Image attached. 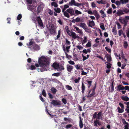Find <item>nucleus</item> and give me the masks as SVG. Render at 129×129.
<instances>
[{
    "instance_id": "obj_46",
    "label": "nucleus",
    "mask_w": 129,
    "mask_h": 129,
    "mask_svg": "<svg viewBox=\"0 0 129 129\" xmlns=\"http://www.w3.org/2000/svg\"><path fill=\"white\" fill-rule=\"evenodd\" d=\"M61 101L65 105L67 104V101L66 99L63 98L62 99Z\"/></svg>"
},
{
    "instance_id": "obj_12",
    "label": "nucleus",
    "mask_w": 129,
    "mask_h": 129,
    "mask_svg": "<svg viewBox=\"0 0 129 129\" xmlns=\"http://www.w3.org/2000/svg\"><path fill=\"white\" fill-rule=\"evenodd\" d=\"M59 64L57 62H55L53 63L52 65V66L55 69V70H57L58 68L59 67Z\"/></svg>"
},
{
    "instance_id": "obj_29",
    "label": "nucleus",
    "mask_w": 129,
    "mask_h": 129,
    "mask_svg": "<svg viewBox=\"0 0 129 129\" xmlns=\"http://www.w3.org/2000/svg\"><path fill=\"white\" fill-rule=\"evenodd\" d=\"M65 29L66 30L67 32V33L68 35H69V34L71 32L69 30V27L68 26H66L65 27Z\"/></svg>"
},
{
    "instance_id": "obj_44",
    "label": "nucleus",
    "mask_w": 129,
    "mask_h": 129,
    "mask_svg": "<svg viewBox=\"0 0 129 129\" xmlns=\"http://www.w3.org/2000/svg\"><path fill=\"white\" fill-rule=\"evenodd\" d=\"M128 46V45L127 42L126 41L124 42L123 44V46L124 48L125 49L127 48Z\"/></svg>"
},
{
    "instance_id": "obj_54",
    "label": "nucleus",
    "mask_w": 129,
    "mask_h": 129,
    "mask_svg": "<svg viewBox=\"0 0 129 129\" xmlns=\"http://www.w3.org/2000/svg\"><path fill=\"white\" fill-rule=\"evenodd\" d=\"M60 75V73H54L52 76H53L56 77L59 76Z\"/></svg>"
},
{
    "instance_id": "obj_27",
    "label": "nucleus",
    "mask_w": 129,
    "mask_h": 129,
    "mask_svg": "<svg viewBox=\"0 0 129 129\" xmlns=\"http://www.w3.org/2000/svg\"><path fill=\"white\" fill-rule=\"evenodd\" d=\"M121 99L123 101H126L129 100V98L127 96H122L121 97Z\"/></svg>"
},
{
    "instance_id": "obj_21",
    "label": "nucleus",
    "mask_w": 129,
    "mask_h": 129,
    "mask_svg": "<svg viewBox=\"0 0 129 129\" xmlns=\"http://www.w3.org/2000/svg\"><path fill=\"white\" fill-rule=\"evenodd\" d=\"M64 69V68L63 66L62 65H59V67L58 68L57 71H61L62 70H63Z\"/></svg>"
},
{
    "instance_id": "obj_14",
    "label": "nucleus",
    "mask_w": 129,
    "mask_h": 129,
    "mask_svg": "<svg viewBox=\"0 0 129 129\" xmlns=\"http://www.w3.org/2000/svg\"><path fill=\"white\" fill-rule=\"evenodd\" d=\"M79 26L83 28L85 30H86V29H87V26L84 23H80L79 24Z\"/></svg>"
},
{
    "instance_id": "obj_20",
    "label": "nucleus",
    "mask_w": 129,
    "mask_h": 129,
    "mask_svg": "<svg viewBox=\"0 0 129 129\" xmlns=\"http://www.w3.org/2000/svg\"><path fill=\"white\" fill-rule=\"evenodd\" d=\"M67 68L68 71L70 72L73 69V67L72 66H71L69 64H68L67 66Z\"/></svg>"
},
{
    "instance_id": "obj_34",
    "label": "nucleus",
    "mask_w": 129,
    "mask_h": 129,
    "mask_svg": "<svg viewBox=\"0 0 129 129\" xmlns=\"http://www.w3.org/2000/svg\"><path fill=\"white\" fill-rule=\"evenodd\" d=\"M87 82L88 85V88H89L90 87L91 85V84L92 82V81H87Z\"/></svg>"
},
{
    "instance_id": "obj_62",
    "label": "nucleus",
    "mask_w": 129,
    "mask_h": 129,
    "mask_svg": "<svg viewBox=\"0 0 129 129\" xmlns=\"http://www.w3.org/2000/svg\"><path fill=\"white\" fill-rule=\"evenodd\" d=\"M116 24L118 26V29L121 28V25L118 22H117V23H116Z\"/></svg>"
},
{
    "instance_id": "obj_41",
    "label": "nucleus",
    "mask_w": 129,
    "mask_h": 129,
    "mask_svg": "<svg viewBox=\"0 0 129 129\" xmlns=\"http://www.w3.org/2000/svg\"><path fill=\"white\" fill-rule=\"evenodd\" d=\"M54 10L56 13H60L61 11L60 9L59 8H57L56 9L55 8Z\"/></svg>"
},
{
    "instance_id": "obj_26",
    "label": "nucleus",
    "mask_w": 129,
    "mask_h": 129,
    "mask_svg": "<svg viewBox=\"0 0 129 129\" xmlns=\"http://www.w3.org/2000/svg\"><path fill=\"white\" fill-rule=\"evenodd\" d=\"M89 26L90 27H92L94 26L95 24L94 22L93 21H90L89 23Z\"/></svg>"
},
{
    "instance_id": "obj_6",
    "label": "nucleus",
    "mask_w": 129,
    "mask_h": 129,
    "mask_svg": "<svg viewBox=\"0 0 129 129\" xmlns=\"http://www.w3.org/2000/svg\"><path fill=\"white\" fill-rule=\"evenodd\" d=\"M66 12L70 14L71 16L76 15H75L74 11V9L72 8H70L66 10Z\"/></svg>"
},
{
    "instance_id": "obj_28",
    "label": "nucleus",
    "mask_w": 129,
    "mask_h": 129,
    "mask_svg": "<svg viewBox=\"0 0 129 129\" xmlns=\"http://www.w3.org/2000/svg\"><path fill=\"white\" fill-rule=\"evenodd\" d=\"M65 41L66 42L65 45H66L67 46H69L70 45L71 42L70 41L68 40V39H66Z\"/></svg>"
},
{
    "instance_id": "obj_60",
    "label": "nucleus",
    "mask_w": 129,
    "mask_h": 129,
    "mask_svg": "<svg viewBox=\"0 0 129 129\" xmlns=\"http://www.w3.org/2000/svg\"><path fill=\"white\" fill-rule=\"evenodd\" d=\"M76 22H78L80 21V19L79 17H77L75 19Z\"/></svg>"
},
{
    "instance_id": "obj_50",
    "label": "nucleus",
    "mask_w": 129,
    "mask_h": 129,
    "mask_svg": "<svg viewBox=\"0 0 129 129\" xmlns=\"http://www.w3.org/2000/svg\"><path fill=\"white\" fill-rule=\"evenodd\" d=\"M42 95L45 97L46 96V93L45 90L44 89L43 90L42 92Z\"/></svg>"
},
{
    "instance_id": "obj_39",
    "label": "nucleus",
    "mask_w": 129,
    "mask_h": 129,
    "mask_svg": "<svg viewBox=\"0 0 129 129\" xmlns=\"http://www.w3.org/2000/svg\"><path fill=\"white\" fill-rule=\"evenodd\" d=\"M71 47V45H70L69 46H67L65 47V49L66 50V52H69V49Z\"/></svg>"
},
{
    "instance_id": "obj_25",
    "label": "nucleus",
    "mask_w": 129,
    "mask_h": 129,
    "mask_svg": "<svg viewBox=\"0 0 129 129\" xmlns=\"http://www.w3.org/2000/svg\"><path fill=\"white\" fill-rule=\"evenodd\" d=\"M100 12L101 14V15L102 16V17L104 18L106 16V14L102 10H101L100 11Z\"/></svg>"
},
{
    "instance_id": "obj_37",
    "label": "nucleus",
    "mask_w": 129,
    "mask_h": 129,
    "mask_svg": "<svg viewBox=\"0 0 129 129\" xmlns=\"http://www.w3.org/2000/svg\"><path fill=\"white\" fill-rule=\"evenodd\" d=\"M75 28L77 31H78V33L80 34H81L82 32L81 30L79 29L78 27H75Z\"/></svg>"
},
{
    "instance_id": "obj_45",
    "label": "nucleus",
    "mask_w": 129,
    "mask_h": 129,
    "mask_svg": "<svg viewBox=\"0 0 129 129\" xmlns=\"http://www.w3.org/2000/svg\"><path fill=\"white\" fill-rule=\"evenodd\" d=\"M75 1V0H71L70 2H69V4L71 5H74Z\"/></svg>"
},
{
    "instance_id": "obj_58",
    "label": "nucleus",
    "mask_w": 129,
    "mask_h": 129,
    "mask_svg": "<svg viewBox=\"0 0 129 129\" xmlns=\"http://www.w3.org/2000/svg\"><path fill=\"white\" fill-rule=\"evenodd\" d=\"M105 49H106L107 51L109 53H111V49L107 47H105Z\"/></svg>"
},
{
    "instance_id": "obj_18",
    "label": "nucleus",
    "mask_w": 129,
    "mask_h": 129,
    "mask_svg": "<svg viewBox=\"0 0 129 129\" xmlns=\"http://www.w3.org/2000/svg\"><path fill=\"white\" fill-rule=\"evenodd\" d=\"M36 7L34 5H29L28 7V10L32 11L36 8Z\"/></svg>"
},
{
    "instance_id": "obj_61",
    "label": "nucleus",
    "mask_w": 129,
    "mask_h": 129,
    "mask_svg": "<svg viewBox=\"0 0 129 129\" xmlns=\"http://www.w3.org/2000/svg\"><path fill=\"white\" fill-rule=\"evenodd\" d=\"M87 47H90L91 46V43L90 42H88L86 45Z\"/></svg>"
},
{
    "instance_id": "obj_55",
    "label": "nucleus",
    "mask_w": 129,
    "mask_h": 129,
    "mask_svg": "<svg viewBox=\"0 0 129 129\" xmlns=\"http://www.w3.org/2000/svg\"><path fill=\"white\" fill-rule=\"evenodd\" d=\"M97 20H98L100 18V16L99 13L94 15Z\"/></svg>"
},
{
    "instance_id": "obj_33",
    "label": "nucleus",
    "mask_w": 129,
    "mask_h": 129,
    "mask_svg": "<svg viewBox=\"0 0 129 129\" xmlns=\"http://www.w3.org/2000/svg\"><path fill=\"white\" fill-rule=\"evenodd\" d=\"M112 32L114 35H116L117 34V30L115 27H114L112 29Z\"/></svg>"
},
{
    "instance_id": "obj_8",
    "label": "nucleus",
    "mask_w": 129,
    "mask_h": 129,
    "mask_svg": "<svg viewBox=\"0 0 129 129\" xmlns=\"http://www.w3.org/2000/svg\"><path fill=\"white\" fill-rule=\"evenodd\" d=\"M36 20L38 21L39 26L41 27H43V23L41 18L40 16H39L37 17Z\"/></svg>"
},
{
    "instance_id": "obj_5",
    "label": "nucleus",
    "mask_w": 129,
    "mask_h": 129,
    "mask_svg": "<svg viewBox=\"0 0 129 129\" xmlns=\"http://www.w3.org/2000/svg\"><path fill=\"white\" fill-rule=\"evenodd\" d=\"M51 104L54 106H57L58 105H60L61 104V102L60 101L58 100H52Z\"/></svg>"
},
{
    "instance_id": "obj_57",
    "label": "nucleus",
    "mask_w": 129,
    "mask_h": 129,
    "mask_svg": "<svg viewBox=\"0 0 129 129\" xmlns=\"http://www.w3.org/2000/svg\"><path fill=\"white\" fill-rule=\"evenodd\" d=\"M72 126V125L71 124H69L66 125L65 128L67 129H68L70 128Z\"/></svg>"
},
{
    "instance_id": "obj_19",
    "label": "nucleus",
    "mask_w": 129,
    "mask_h": 129,
    "mask_svg": "<svg viewBox=\"0 0 129 129\" xmlns=\"http://www.w3.org/2000/svg\"><path fill=\"white\" fill-rule=\"evenodd\" d=\"M105 56L107 57V60L108 61L110 62L112 61L111 56L110 55L107 54Z\"/></svg>"
},
{
    "instance_id": "obj_56",
    "label": "nucleus",
    "mask_w": 129,
    "mask_h": 129,
    "mask_svg": "<svg viewBox=\"0 0 129 129\" xmlns=\"http://www.w3.org/2000/svg\"><path fill=\"white\" fill-rule=\"evenodd\" d=\"M22 17V15L20 14H19L17 17V19L18 20H19Z\"/></svg>"
},
{
    "instance_id": "obj_40",
    "label": "nucleus",
    "mask_w": 129,
    "mask_h": 129,
    "mask_svg": "<svg viewBox=\"0 0 129 129\" xmlns=\"http://www.w3.org/2000/svg\"><path fill=\"white\" fill-rule=\"evenodd\" d=\"M95 92H92V93L91 94H90L87 96V97L88 98L89 97H91L93 96L95 94Z\"/></svg>"
},
{
    "instance_id": "obj_15",
    "label": "nucleus",
    "mask_w": 129,
    "mask_h": 129,
    "mask_svg": "<svg viewBox=\"0 0 129 129\" xmlns=\"http://www.w3.org/2000/svg\"><path fill=\"white\" fill-rule=\"evenodd\" d=\"M62 49L63 50V51L65 52V54L66 57L67 58L70 59L72 58V57L70 55H69L66 52V50L65 49V47L64 46H63L62 47Z\"/></svg>"
},
{
    "instance_id": "obj_53",
    "label": "nucleus",
    "mask_w": 129,
    "mask_h": 129,
    "mask_svg": "<svg viewBox=\"0 0 129 129\" xmlns=\"http://www.w3.org/2000/svg\"><path fill=\"white\" fill-rule=\"evenodd\" d=\"M81 5V3H79L75 2L74 5L77 7H79V6H80Z\"/></svg>"
},
{
    "instance_id": "obj_10",
    "label": "nucleus",
    "mask_w": 129,
    "mask_h": 129,
    "mask_svg": "<svg viewBox=\"0 0 129 129\" xmlns=\"http://www.w3.org/2000/svg\"><path fill=\"white\" fill-rule=\"evenodd\" d=\"M69 36L72 37V38L74 39H76V38H79V37L76 35V33L74 32H71L68 35Z\"/></svg>"
},
{
    "instance_id": "obj_35",
    "label": "nucleus",
    "mask_w": 129,
    "mask_h": 129,
    "mask_svg": "<svg viewBox=\"0 0 129 129\" xmlns=\"http://www.w3.org/2000/svg\"><path fill=\"white\" fill-rule=\"evenodd\" d=\"M97 3L99 4H105L106 3V2L105 1H104L103 0H101L100 1H97Z\"/></svg>"
},
{
    "instance_id": "obj_2",
    "label": "nucleus",
    "mask_w": 129,
    "mask_h": 129,
    "mask_svg": "<svg viewBox=\"0 0 129 129\" xmlns=\"http://www.w3.org/2000/svg\"><path fill=\"white\" fill-rule=\"evenodd\" d=\"M129 19V16H125L124 18L120 17L119 19L118 20L121 23L124 24L123 27V29H124V27H125L126 26L128 22V20Z\"/></svg>"
},
{
    "instance_id": "obj_32",
    "label": "nucleus",
    "mask_w": 129,
    "mask_h": 129,
    "mask_svg": "<svg viewBox=\"0 0 129 129\" xmlns=\"http://www.w3.org/2000/svg\"><path fill=\"white\" fill-rule=\"evenodd\" d=\"M117 110L118 112L119 113H122L124 112V109L121 108V109L119 107H118Z\"/></svg>"
},
{
    "instance_id": "obj_30",
    "label": "nucleus",
    "mask_w": 129,
    "mask_h": 129,
    "mask_svg": "<svg viewBox=\"0 0 129 129\" xmlns=\"http://www.w3.org/2000/svg\"><path fill=\"white\" fill-rule=\"evenodd\" d=\"M121 2V3L122 4H126L129 1L128 0H119Z\"/></svg>"
},
{
    "instance_id": "obj_43",
    "label": "nucleus",
    "mask_w": 129,
    "mask_h": 129,
    "mask_svg": "<svg viewBox=\"0 0 129 129\" xmlns=\"http://www.w3.org/2000/svg\"><path fill=\"white\" fill-rule=\"evenodd\" d=\"M75 12L77 15L79 14H82V13L80 11H79L77 10H75Z\"/></svg>"
},
{
    "instance_id": "obj_16",
    "label": "nucleus",
    "mask_w": 129,
    "mask_h": 129,
    "mask_svg": "<svg viewBox=\"0 0 129 129\" xmlns=\"http://www.w3.org/2000/svg\"><path fill=\"white\" fill-rule=\"evenodd\" d=\"M29 65V64H28L27 65H26V67L28 69H30L33 70H35L36 69V68L35 66L31 65L30 66L28 67V66Z\"/></svg>"
},
{
    "instance_id": "obj_47",
    "label": "nucleus",
    "mask_w": 129,
    "mask_h": 129,
    "mask_svg": "<svg viewBox=\"0 0 129 129\" xmlns=\"http://www.w3.org/2000/svg\"><path fill=\"white\" fill-rule=\"evenodd\" d=\"M83 38L84 40H83V43L84 44L86 43L87 41V38L86 36L84 37Z\"/></svg>"
},
{
    "instance_id": "obj_22",
    "label": "nucleus",
    "mask_w": 129,
    "mask_h": 129,
    "mask_svg": "<svg viewBox=\"0 0 129 129\" xmlns=\"http://www.w3.org/2000/svg\"><path fill=\"white\" fill-rule=\"evenodd\" d=\"M79 118L80 119V121L79 122V126L80 128H82L83 126V124L82 123L81 118L80 116H79Z\"/></svg>"
},
{
    "instance_id": "obj_7",
    "label": "nucleus",
    "mask_w": 129,
    "mask_h": 129,
    "mask_svg": "<svg viewBox=\"0 0 129 129\" xmlns=\"http://www.w3.org/2000/svg\"><path fill=\"white\" fill-rule=\"evenodd\" d=\"M44 7V5L43 3H41L39 5L37 9L38 14L40 13V12L43 10Z\"/></svg>"
},
{
    "instance_id": "obj_49",
    "label": "nucleus",
    "mask_w": 129,
    "mask_h": 129,
    "mask_svg": "<svg viewBox=\"0 0 129 129\" xmlns=\"http://www.w3.org/2000/svg\"><path fill=\"white\" fill-rule=\"evenodd\" d=\"M115 4L116 5L118 6H119L121 4V2L120 1V2H119L118 1H116L115 2Z\"/></svg>"
},
{
    "instance_id": "obj_51",
    "label": "nucleus",
    "mask_w": 129,
    "mask_h": 129,
    "mask_svg": "<svg viewBox=\"0 0 129 129\" xmlns=\"http://www.w3.org/2000/svg\"><path fill=\"white\" fill-rule=\"evenodd\" d=\"M108 63L107 64V67L108 69H110L111 67L112 64L109 62H107Z\"/></svg>"
},
{
    "instance_id": "obj_42",
    "label": "nucleus",
    "mask_w": 129,
    "mask_h": 129,
    "mask_svg": "<svg viewBox=\"0 0 129 129\" xmlns=\"http://www.w3.org/2000/svg\"><path fill=\"white\" fill-rule=\"evenodd\" d=\"M124 13H127L129 12V9L127 8H125L123 9Z\"/></svg>"
},
{
    "instance_id": "obj_48",
    "label": "nucleus",
    "mask_w": 129,
    "mask_h": 129,
    "mask_svg": "<svg viewBox=\"0 0 129 129\" xmlns=\"http://www.w3.org/2000/svg\"><path fill=\"white\" fill-rule=\"evenodd\" d=\"M66 88L68 90H71L72 89V87L70 85H67L66 86Z\"/></svg>"
},
{
    "instance_id": "obj_52",
    "label": "nucleus",
    "mask_w": 129,
    "mask_h": 129,
    "mask_svg": "<svg viewBox=\"0 0 129 129\" xmlns=\"http://www.w3.org/2000/svg\"><path fill=\"white\" fill-rule=\"evenodd\" d=\"M114 81H113L111 83V89L112 90V91H113L114 90V86L113 85V83Z\"/></svg>"
},
{
    "instance_id": "obj_23",
    "label": "nucleus",
    "mask_w": 129,
    "mask_h": 129,
    "mask_svg": "<svg viewBox=\"0 0 129 129\" xmlns=\"http://www.w3.org/2000/svg\"><path fill=\"white\" fill-rule=\"evenodd\" d=\"M117 91H120L121 90H123L125 89L124 87L123 86H121V85H118Z\"/></svg>"
},
{
    "instance_id": "obj_17",
    "label": "nucleus",
    "mask_w": 129,
    "mask_h": 129,
    "mask_svg": "<svg viewBox=\"0 0 129 129\" xmlns=\"http://www.w3.org/2000/svg\"><path fill=\"white\" fill-rule=\"evenodd\" d=\"M85 89V87L84 84L82 82L81 85V92L83 94L84 93V91Z\"/></svg>"
},
{
    "instance_id": "obj_31",
    "label": "nucleus",
    "mask_w": 129,
    "mask_h": 129,
    "mask_svg": "<svg viewBox=\"0 0 129 129\" xmlns=\"http://www.w3.org/2000/svg\"><path fill=\"white\" fill-rule=\"evenodd\" d=\"M52 6H54L55 7H57L58 5L55 2H52L51 4Z\"/></svg>"
},
{
    "instance_id": "obj_13",
    "label": "nucleus",
    "mask_w": 129,
    "mask_h": 129,
    "mask_svg": "<svg viewBox=\"0 0 129 129\" xmlns=\"http://www.w3.org/2000/svg\"><path fill=\"white\" fill-rule=\"evenodd\" d=\"M124 14V13L123 9H119L117 10V12L115 14H117L118 16H120Z\"/></svg>"
},
{
    "instance_id": "obj_24",
    "label": "nucleus",
    "mask_w": 129,
    "mask_h": 129,
    "mask_svg": "<svg viewBox=\"0 0 129 129\" xmlns=\"http://www.w3.org/2000/svg\"><path fill=\"white\" fill-rule=\"evenodd\" d=\"M64 120L65 121H68L70 123H71L72 121L71 119L66 117L64 118Z\"/></svg>"
},
{
    "instance_id": "obj_11",
    "label": "nucleus",
    "mask_w": 129,
    "mask_h": 129,
    "mask_svg": "<svg viewBox=\"0 0 129 129\" xmlns=\"http://www.w3.org/2000/svg\"><path fill=\"white\" fill-rule=\"evenodd\" d=\"M40 49V46L36 44L33 45L32 49H31V50H38Z\"/></svg>"
},
{
    "instance_id": "obj_59",
    "label": "nucleus",
    "mask_w": 129,
    "mask_h": 129,
    "mask_svg": "<svg viewBox=\"0 0 129 129\" xmlns=\"http://www.w3.org/2000/svg\"><path fill=\"white\" fill-rule=\"evenodd\" d=\"M123 33V31L121 29L119 30L118 31V34L119 35V36H120Z\"/></svg>"
},
{
    "instance_id": "obj_36",
    "label": "nucleus",
    "mask_w": 129,
    "mask_h": 129,
    "mask_svg": "<svg viewBox=\"0 0 129 129\" xmlns=\"http://www.w3.org/2000/svg\"><path fill=\"white\" fill-rule=\"evenodd\" d=\"M112 13V8L108 9L107 11V13L108 14H111Z\"/></svg>"
},
{
    "instance_id": "obj_1",
    "label": "nucleus",
    "mask_w": 129,
    "mask_h": 129,
    "mask_svg": "<svg viewBox=\"0 0 129 129\" xmlns=\"http://www.w3.org/2000/svg\"><path fill=\"white\" fill-rule=\"evenodd\" d=\"M38 63H35V66L36 67L38 68L37 69V71L39 72L41 71L43 72L45 71H46L48 69L47 68H44V67H48L49 64V62L48 59L45 56H41L38 59Z\"/></svg>"
},
{
    "instance_id": "obj_64",
    "label": "nucleus",
    "mask_w": 129,
    "mask_h": 129,
    "mask_svg": "<svg viewBox=\"0 0 129 129\" xmlns=\"http://www.w3.org/2000/svg\"><path fill=\"white\" fill-rule=\"evenodd\" d=\"M68 62L70 64L72 65H74L75 64V62H74L72 60L69 61Z\"/></svg>"
},
{
    "instance_id": "obj_63",
    "label": "nucleus",
    "mask_w": 129,
    "mask_h": 129,
    "mask_svg": "<svg viewBox=\"0 0 129 129\" xmlns=\"http://www.w3.org/2000/svg\"><path fill=\"white\" fill-rule=\"evenodd\" d=\"M34 43V42L31 41L29 42V44L27 45L29 46H31Z\"/></svg>"
},
{
    "instance_id": "obj_38",
    "label": "nucleus",
    "mask_w": 129,
    "mask_h": 129,
    "mask_svg": "<svg viewBox=\"0 0 129 129\" xmlns=\"http://www.w3.org/2000/svg\"><path fill=\"white\" fill-rule=\"evenodd\" d=\"M51 90L52 93L54 94H55L57 91L56 89L53 87H52Z\"/></svg>"
},
{
    "instance_id": "obj_4",
    "label": "nucleus",
    "mask_w": 129,
    "mask_h": 129,
    "mask_svg": "<svg viewBox=\"0 0 129 129\" xmlns=\"http://www.w3.org/2000/svg\"><path fill=\"white\" fill-rule=\"evenodd\" d=\"M102 112L101 111L99 112L97 114V112H95L93 115V117L94 119L96 118L98 119H99L101 118H102Z\"/></svg>"
},
{
    "instance_id": "obj_9",
    "label": "nucleus",
    "mask_w": 129,
    "mask_h": 129,
    "mask_svg": "<svg viewBox=\"0 0 129 129\" xmlns=\"http://www.w3.org/2000/svg\"><path fill=\"white\" fill-rule=\"evenodd\" d=\"M49 30L50 34L51 35L55 33V29L54 26L53 25H51Z\"/></svg>"
},
{
    "instance_id": "obj_3",
    "label": "nucleus",
    "mask_w": 129,
    "mask_h": 129,
    "mask_svg": "<svg viewBox=\"0 0 129 129\" xmlns=\"http://www.w3.org/2000/svg\"><path fill=\"white\" fill-rule=\"evenodd\" d=\"M69 7V6L67 5H65L64 6L63 8L62 9V12L63 14L67 18H69L70 16L69 14L66 12V11L65 10L67 8Z\"/></svg>"
}]
</instances>
